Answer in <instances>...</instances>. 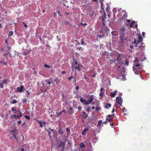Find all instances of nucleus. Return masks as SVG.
<instances>
[{"label":"nucleus","instance_id":"f257e3e1","mask_svg":"<svg viewBox=\"0 0 151 151\" xmlns=\"http://www.w3.org/2000/svg\"><path fill=\"white\" fill-rule=\"evenodd\" d=\"M83 67V65L81 63H78V61L74 58H73V64L71 65L72 72H74L75 74H76V71L80 72Z\"/></svg>","mask_w":151,"mask_h":151},{"label":"nucleus","instance_id":"f03ea898","mask_svg":"<svg viewBox=\"0 0 151 151\" xmlns=\"http://www.w3.org/2000/svg\"><path fill=\"white\" fill-rule=\"evenodd\" d=\"M142 65L139 63L136 64L133 67V70L135 74L136 75L139 74L142 69Z\"/></svg>","mask_w":151,"mask_h":151},{"label":"nucleus","instance_id":"7ed1b4c3","mask_svg":"<svg viewBox=\"0 0 151 151\" xmlns=\"http://www.w3.org/2000/svg\"><path fill=\"white\" fill-rule=\"evenodd\" d=\"M66 142L61 140L60 141V143L57 145V148L59 151H65V146Z\"/></svg>","mask_w":151,"mask_h":151},{"label":"nucleus","instance_id":"20e7f679","mask_svg":"<svg viewBox=\"0 0 151 151\" xmlns=\"http://www.w3.org/2000/svg\"><path fill=\"white\" fill-rule=\"evenodd\" d=\"M100 32L101 33V35L100 36H99V37H102L104 36L105 33H106L107 35L109 33V29L107 28L106 27V31L104 30V29H103L102 28L100 31Z\"/></svg>","mask_w":151,"mask_h":151},{"label":"nucleus","instance_id":"39448f33","mask_svg":"<svg viewBox=\"0 0 151 151\" xmlns=\"http://www.w3.org/2000/svg\"><path fill=\"white\" fill-rule=\"evenodd\" d=\"M119 32L120 35V42L121 43H123L124 40V35L125 34V32H123V31H121V30H119Z\"/></svg>","mask_w":151,"mask_h":151},{"label":"nucleus","instance_id":"423d86ee","mask_svg":"<svg viewBox=\"0 0 151 151\" xmlns=\"http://www.w3.org/2000/svg\"><path fill=\"white\" fill-rule=\"evenodd\" d=\"M24 90H26V89L24 88V86L22 85L20 87H18L17 88V90L15 91V92L21 93Z\"/></svg>","mask_w":151,"mask_h":151},{"label":"nucleus","instance_id":"0eeeda50","mask_svg":"<svg viewBox=\"0 0 151 151\" xmlns=\"http://www.w3.org/2000/svg\"><path fill=\"white\" fill-rule=\"evenodd\" d=\"M89 99H88L87 101H86V103H85V105H89L91 104L94 99L93 96L91 95L90 96Z\"/></svg>","mask_w":151,"mask_h":151},{"label":"nucleus","instance_id":"6e6552de","mask_svg":"<svg viewBox=\"0 0 151 151\" xmlns=\"http://www.w3.org/2000/svg\"><path fill=\"white\" fill-rule=\"evenodd\" d=\"M116 102L121 106L123 101L122 98L121 97L117 96L116 98Z\"/></svg>","mask_w":151,"mask_h":151},{"label":"nucleus","instance_id":"1a4fd4ad","mask_svg":"<svg viewBox=\"0 0 151 151\" xmlns=\"http://www.w3.org/2000/svg\"><path fill=\"white\" fill-rule=\"evenodd\" d=\"M106 14L105 12H104V14L102 15L101 17V19L102 21V23H103V26H105V19L106 18Z\"/></svg>","mask_w":151,"mask_h":151},{"label":"nucleus","instance_id":"9d476101","mask_svg":"<svg viewBox=\"0 0 151 151\" xmlns=\"http://www.w3.org/2000/svg\"><path fill=\"white\" fill-rule=\"evenodd\" d=\"M101 93H100V96L101 98L104 95L105 89L103 88H101L100 90Z\"/></svg>","mask_w":151,"mask_h":151},{"label":"nucleus","instance_id":"9b49d317","mask_svg":"<svg viewBox=\"0 0 151 151\" xmlns=\"http://www.w3.org/2000/svg\"><path fill=\"white\" fill-rule=\"evenodd\" d=\"M17 113H19V115H17L16 116V118H15L16 119H18V118L22 116L23 115V114H22V113L20 111H17L15 112V113L16 114H17Z\"/></svg>","mask_w":151,"mask_h":151},{"label":"nucleus","instance_id":"f8f14e48","mask_svg":"<svg viewBox=\"0 0 151 151\" xmlns=\"http://www.w3.org/2000/svg\"><path fill=\"white\" fill-rule=\"evenodd\" d=\"M110 61L111 64L118 65V64L116 60L110 59Z\"/></svg>","mask_w":151,"mask_h":151},{"label":"nucleus","instance_id":"ddd939ff","mask_svg":"<svg viewBox=\"0 0 151 151\" xmlns=\"http://www.w3.org/2000/svg\"><path fill=\"white\" fill-rule=\"evenodd\" d=\"M58 132L59 135H63V129L60 127H59L58 129Z\"/></svg>","mask_w":151,"mask_h":151},{"label":"nucleus","instance_id":"4468645a","mask_svg":"<svg viewBox=\"0 0 151 151\" xmlns=\"http://www.w3.org/2000/svg\"><path fill=\"white\" fill-rule=\"evenodd\" d=\"M45 82H47V83L49 85H50L52 81V78H50L48 79H47L45 80Z\"/></svg>","mask_w":151,"mask_h":151},{"label":"nucleus","instance_id":"2eb2a0df","mask_svg":"<svg viewBox=\"0 0 151 151\" xmlns=\"http://www.w3.org/2000/svg\"><path fill=\"white\" fill-rule=\"evenodd\" d=\"M82 117L84 119H86L88 117V115L85 112H83L81 115Z\"/></svg>","mask_w":151,"mask_h":151},{"label":"nucleus","instance_id":"dca6fc26","mask_svg":"<svg viewBox=\"0 0 151 151\" xmlns=\"http://www.w3.org/2000/svg\"><path fill=\"white\" fill-rule=\"evenodd\" d=\"M116 60L118 64H119L121 62V57L120 55H119L118 58L116 59Z\"/></svg>","mask_w":151,"mask_h":151},{"label":"nucleus","instance_id":"f3484780","mask_svg":"<svg viewBox=\"0 0 151 151\" xmlns=\"http://www.w3.org/2000/svg\"><path fill=\"white\" fill-rule=\"evenodd\" d=\"M88 130V128H85L84 129L83 131H82V134L83 135H85L86 134V132H87Z\"/></svg>","mask_w":151,"mask_h":151},{"label":"nucleus","instance_id":"a211bd4d","mask_svg":"<svg viewBox=\"0 0 151 151\" xmlns=\"http://www.w3.org/2000/svg\"><path fill=\"white\" fill-rule=\"evenodd\" d=\"M139 61L137 58H136L134 62V66H135V65L139 63Z\"/></svg>","mask_w":151,"mask_h":151},{"label":"nucleus","instance_id":"6ab92c4d","mask_svg":"<svg viewBox=\"0 0 151 151\" xmlns=\"http://www.w3.org/2000/svg\"><path fill=\"white\" fill-rule=\"evenodd\" d=\"M59 83V79L58 78L56 77V78L54 80V85L57 84Z\"/></svg>","mask_w":151,"mask_h":151},{"label":"nucleus","instance_id":"aec40b11","mask_svg":"<svg viewBox=\"0 0 151 151\" xmlns=\"http://www.w3.org/2000/svg\"><path fill=\"white\" fill-rule=\"evenodd\" d=\"M117 91H115L114 92H111L110 94V96L112 97H114L115 96V94L117 92Z\"/></svg>","mask_w":151,"mask_h":151},{"label":"nucleus","instance_id":"412c9836","mask_svg":"<svg viewBox=\"0 0 151 151\" xmlns=\"http://www.w3.org/2000/svg\"><path fill=\"white\" fill-rule=\"evenodd\" d=\"M80 101L83 104L85 105V103H86V100L85 99H83L82 98H81L80 99Z\"/></svg>","mask_w":151,"mask_h":151},{"label":"nucleus","instance_id":"4be33fe9","mask_svg":"<svg viewBox=\"0 0 151 151\" xmlns=\"http://www.w3.org/2000/svg\"><path fill=\"white\" fill-rule=\"evenodd\" d=\"M30 50H27L26 52H23L22 54L24 55H27L30 52Z\"/></svg>","mask_w":151,"mask_h":151},{"label":"nucleus","instance_id":"5701e85b","mask_svg":"<svg viewBox=\"0 0 151 151\" xmlns=\"http://www.w3.org/2000/svg\"><path fill=\"white\" fill-rule=\"evenodd\" d=\"M138 41L137 42H138L139 43L141 42L142 41V38L140 35H138Z\"/></svg>","mask_w":151,"mask_h":151},{"label":"nucleus","instance_id":"b1692460","mask_svg":"<svg viewBox=\"0 0 151 151\" xmlns=\"http://www.w3.org/2000/svg\"><path fill=\"white\" fill-rule=\"evenodd\" d=\"M111 106V104H107L105 105V108L106 109H108Z\"/></svg>","mask_w":151,"mask_h":151},{"label":"nucleus","instance_id":"393cba45","mask_svg":"<svg viewBox=\"0 0 151 151\" xmlns=\"http://www.w3.org/2000/svg\"><path fill=\"white\" fill-rule=\"evenodd\" d=\"M74 77L73 76H72V73L71 74V76L69 77L68 78V80L69 81H71V80L74 78Z\"/></svg>","mask_w":151,"mask_h":151},{"label":"nucleus","instance_id":"a878e982","mask_svg":"<svg viewBox=\"0 0 151 151\" xmlns=\"http://www.w3.org/2000/svg\"><path fill=\"white\" fill-rule=\"evenodd\" d=\"M102 123V121L101 120H100L99 121L98 123L97 126L99 127L101 125V124Z\"/></svg>","mask_w":151,"mask_h":151},{"label":"nucleus","instance_id":"bb28decb","mask_svg":"<svg viewBox=\"0 0 151 151\" xmlns=\"http://www.w3.org/2000/svg\"><path fill=\"white\" fill-rule=\"evenodd\" d=\"M135 23V21H132V23L130 24L129 25L131 27H134V26L133 25H134V23Z\"/></svg>","mask_w":151,"mask_h":151},{"label":"nucleus","instance_id":"cd10ccee","mask_svg":"<svg viewBox=\"0 0 151 151\" xmlns=\"http://www.w3.org/2000/svg\"><path fill=\"white\" fill-rule=\"evenodd\" d=\"M44 67H46L49 68H51L52 67V66H50L48 65H47V64H45L44 66Z\"/></svg>","mask_w":151,"mask_h":151},{"label":"nucleus","instance_id":"c85d7f7f","mask_svg":"<svg viewBox=\"0 0 151 151\" xmlns=\"http://www.w3.org/2000/svg\"><path fill=\"white\" fill-rule=\"evenodd\" d=\"M116 32L115 31H112L111 32V33L113 36H116Z\"/></svg>","mask_w":151,"mask_h":151},{"label":"nucleus","instance_id":"c756f323","mask_svg":"<svg viewBox=\"0 0 151 151\" xmlns=\"http://www.w3.org/2000/svg\"><path fill=\"white\" fill-rule=\"evenodd\" d=\"M13 32L12 31H10L9 33V37H10L13 35Z\"/></svg>","mask_w":151,"mask_h":151},{"label":"nucleus","instance_id":"7c9ffc66","mask_svg":"<svg viewBox=\"0 0 151 151\" xmlns=\"http://www.w3.org/2000/svg\"><path fill=\"white\" fill-rule=\"evenodd\" d=\"M56 114H57V116L59 117L62 114V112L60 111L59 112H56Z\"/></svg>","mask_w":151,"mask_h":151},{"label":"nucleus","instance_id":"2f4dec72","mask_svg":"<svg viewBox=\"0 0 151 151\" xmlns=\"http://www.w3.org/2000/svg\"><path fill=\"white\" fill-rule=\"evenodd\" d=\"M16 133H14V134H13V137L14 138H15V139H16V140L17 141H18V139H17V137H16Z\"/></svg>","mask_w":151,"mask_h":151},{"label":"nucleus","instance_id":"473e14b6","mask_svg":"<svg viewBox=\"0 0 151 151\" xmlns=\"http://www.w3.org/2000/svg\"><path fill=\"white\" fill-rule=\"evenodd\" d=\"M110 10V7L109 6H108L106 8V10L107 12V13Z\"/></svg>","mask_w":151,"mask_h":151},{"label":"nucleus","instance_id":"72a5a7b5","mask_svg":"<svg viewBox=\"0 0 151 151\" xmlns=\"http://www.w3.org/2000/svg\"><path fill=\"white\" fill-rule=\"evenodd\" d=\"M66 132L68 133H67V136H68V133L70 132V129L68 127L66 129Z\"/></svg>","mask_w":151,"mask_h":151},{"label":"nucleus","instance_id":"f704fd0d","mask_svg":"<svg viewBox=\"0 0 151 151\" xmlns=\"http://www.w3.org/2000/svg\"><path fill=\"white\" fill-rule=\"evenodd\" d=\"M120 30H121V31H123V32H125V27H124L122 26Z\"/></svg>","mask_w":151,"mask_h":151},{"label":"nucleus","instance_id":"c9c22d12","mask_svg":"<svg viewBox=\"0 0 151 151\" xmlns=\"http://www.w3.org/2000/svg\"><path fill=\"white\" fill-rule=\"evenodd\" d=\"M128 16L127 14H124L122 18L124 19H126L127 17Z\"/></svg>","mask_w":151,"mask_h":151},{"label":"nucleus","instance_id":"e433bc0d","mask_svg":"<svg viewBox=\"0 0 151 151\" xmlns=\"http://www.w3.org/2000/svg\"><path fill=\"white\" fill-rule=\"evenodd\" d=\"M100 2L101 3V9H104V6L103 5V4L102 2L101 1Z\"/></svg>","mask_w":151,"mask_h":151},{"label":"nucleus","instance_id":"4c0bfd02","mask_svg":"<svg viewBox=\"0 0 151 151\" xmlns=\"http://www.w3.org/2000/svg\"><path fill=\"white\" fill-rule=\"evenodd\" d=\"M80 147L81 148H82L83 147H85V145L83 143H81L80 145Z\"/></svg>","mask_w":151,"mask_h":151},{"label":"nucleus","instance_id":"58836bf2","mask_svg":"<svg viewBox=\"0 0 151 151\" xmlns=\"http://www.w3.org/2000/svg\"><path fill=\"white\" fill-rule=\"evenodd\" d=\"M113 119V118H111L110 119L107 118L106 119V120L107 121L109 122H110Z\"/></svg>","mask_w":151,"mask_h":151},{"label":"nucleus","instance_id":"ea45409f","mask_svg":"<svg viewBox=\"0 0 151 151\" xmlns=\"http://www.w3.org/2000/svg\"><path fill=\"white\" fill-rule=\"evenodd\" d=\"M26 93L27 94V97H28L30 95V93L28 91H27V90H26Z\"/></svg>","mask_w":151,"mask_h":151},{"label":"nucleus","instance_id":"a19ab883","mask_svg":"<svg viewBox=\"0 0 151 151\" xmlns=\"http://www.w3.org/2000/svg\"><path fill=\"white\" fill-rule=\"evenodd\" d=\"M8 80L7 79H5L4 80L2 81V82L3 83H4V84H6L7 83V81Z\"/></svg>","mask_w":151,"mask_h":151},{"label":"nucleus","instance_id":"79ce46f5","mask_svg":"<svg viewBox=\"0 0 151 151\" xmlns=\"http://www.w3.org/2000/svg\"><path fill=\"white\" fill-rule=\"evenodd\" d=\"M24 117L25 118H26V119H30V117L28 115H25L24 116Z\"/></svg>","mask_w":151,"mask_h":151},{"label":"nucleus","instance_id":"37998d69","mask_svg":"<svg viewBox=\"0 0 151 151\" xmlns=\"http://www.w3.org/2000/svg\"><path fill=\"white\" fill-rule=\"evenodd\" d=\"M129 64V62L127 61V59L125 61V63L124 64V65H128Z\"/></svg>","mask_w":151,"mask_h":151},{"label":"nucleus","instance_id":"c03bdc74","mask_svg":"<svg viewBox=\"0 0 151 151\" xmlns=\"http://www.w3.org/2000/svg\"><path fill=\"white\" fill-rule=\"evenodd\" d=\"M17 102V101L16 99H14L12 101V103L14 104Z\"/></svg>","mask_w":151,"mask_h":151},{"label":"nucleus","instance_id":"a18cd8bd","mask_svg":"<svg viewBox=\"0 0 151 151\" xmlns=\"http://www.w3.org/2000/svg\"><path fill=\"white\" fill-rule=\"evenodd\" d=\"M78 110L79 111H80L81 110L82 107L81 106H78Z\"/></svg>","mask_w":151,"mask_h":151},{"label":"nucleus","instance_id":"49530a36","mask_svg":"<svg viewBox=\"0 0 151 151\" xmlns=\"http://www.w3.org/2000/svg\"><path fill=\"white\" fill-rule=\"evenodd\" d=\"M22 101L23 103H25L27 101V100L26 99H23Z\"/></svg>","mask_w":151,"mask_h":151},{"label":"nucleus","instance_id":"de8ad7c7","mask_svg":"<svg viewBox=\"0 0 151 151\" xmlns=\"http://www.w3.org/2000/svg\"><path fill=\"white\" fill-rule=\"evenodd\" d=\"M81 24L83 26H86V25H87V24L86 23H83V22H81Z\"/></svg>","mask_w":151,"mask_h":151},{"label":"nucleus","instance_id":"09e8293b","mask_svg":"<svg viewBox=\"0 0 151 151\" xmlns=\"http://www.w3.org/2000/svg\"><path fill=\"white\" fill-rule=\"evenodd\" d=\"M122 72L123 73V74L124 75H125V72L126 71V70H125L124 69V68L123 67L122 68Z\"/></svg>","mask_w":151,"mask_h":151},{"label":"nucleus","instance_id":"8fccbe9b","mask_svg":"<svg viewBox=\"0 0 151 151\" xmlns=\"http://www.w3.org/2000/svg\"><path fill=\"white\" fill-rule=\"evenodd\" d=\"M35 120L40 124L42 123V122L40 121V120L37 119H36Z\"/></svg>","mask_w":151,"mask_h":151},{"label":"nucleus","instance_id":"3c124183","mask_svg":"<svg viewBox=\"0 0 151 151\" xmlns=\"http://www.w3.org/2000/svg\"><path fill=\"white\" fill-rule=\"evenodd\" d=\"M0 87L1 88H3L4 87V84L3 83H0Z\"/></svg>","mask_w":151,"mask_h":151},{"label":"nucleus","instance_id":"603ef678","mask_svg":"<svg viewBox=\"0 0 151 151\" xmlns=\"http://www.w3.org/2000/svg\"><path fill=\"white\" fill-rule=\"evenodd\" d=\"M100 109V108L99 107H96V111L98 112V110Z\"/></svg>","mask_w":151,"mask_h":151},{"label":"nucleus","instance_id":"864d4df0","mask_svg":"<svg viewBox=\"0 0 151 151\" xmlns=\"http://www.w3.org/2000/svg\"><path fill=\"white\" fill-rule=\"evenodd\" d=\"M84 43H85L83 41V39L82 40V41H81V45H83L84 44Z\"/></svg>","mask_w":151,"mask_h":151},{"label":"nucleus","instance_id":"5fc2aeb1","mask_svg":"<svg viewBox=\"0 0 151 151\" xmlns=\"http://www.w3.org/2000/svg\"><path fill=\"white\" fill-rule=\"evenodd\" d=\"M11 109L12 111H14L16 110V109L14 107L12 108Z\"/></svg>","mask_w":151,"mask_h":151},{"label":"nucleus","instance_id":"6e6d98bb","mask_svg":"<svg viewBox=\"0 0 151 151\" xmlns=\"http://www.w3.org/2000/svg\"><path fill=\"white\" fill-rule=\"evenodd\" d=\"M21 124V122L20 121H17V124L18 125H20Z\"/></svg>","mask_w":151,"mask_h":151},{"label":"nucleus","instance_id":"4d7b16f0","mask_svg":"<svg viewBox=\"0 0 151 151\" xmlns=\"http://www.w3.org/2000/svg\"><path fill=\"white\" fill-rule=\"evenodd\" d=\"M137 43V42H136V40L135 39H134V40L133 42L132 43V44H136Z\"/></svg>","mask_w":151,"mask_h":151},{"label":"nucleus","instance_id":"13d9d810","mask_svg":"<svg viewBox=\"0 0 151 151\" xmlns=\"http://www.w3.org/2000/svg\"><path fill=\"white\" fill-rule=\"evenodd\" d=\"M141 45L142 46V47L141 48V49H142L143 48H144V45H145V44H144V43H142L141 44Z\"/></svg>","mask_w":151,"mask_h":151},{"label":"nucleus","instance_id":"bf43d9fd","mask_svg":"<svg viewBox=\"0 0 151 151\" xmlns=\"http://www.w3.org/2000/svg\"><path fill=\"white\" fill-rule=\"evenodd\" d=\"M57 13H58V15L60 16H62L61 14H60V11H57Z\"/></svg>","mask_w":151,"mask_h":151},{"label":"nucleus","instance_id":"052dcab7","mask_svg":"<svg viewBox=\"0 0 151 151\" xmlns=\"http://www.w3.org/2000/svg\"><path fill=\"white\" fill-rule=\"evenodd\" d=\"M42 124H43V125H45L46 124V123L45 122H42Z\"/></svg>","mask_w":151,"mask_h":151},{"label":"nucleus","instance_id":"680f3d73","mask_svg":"<svg viewBox=\"0 0 151 151\" xmlns=\"http://www.w3.org/2000/svg\"><path fill=\"white\" fill-rule=\"evenodd\" d=\"M47 132H48V135H49V136L50 137L51 136H50V134H51V132H50L49 131H47Z\"/></svg>","mask_w":151,"mask_h":151},{"label":"nucleus","instance_id":"e2e57ef3","mask_svg":"<svg viewBox=\"0 0 151 151\" xmlns=\"http://www.w3.org/2000/svg\"><path fill=\"white\" fill-rule=\"evenodd\" d=\"M77 49H79V50H80L81 49L83 50V49L81 47H78L77 48Z\"/></svg>","mask_w":151,"mask_h":151},{"label":"nucleus","instance_id":"0e129e2a","mask_svg":"<svg viewBox=\"0 0 151 151\" xmlns=\"http://www.w3.org/2000/svg\"><path fill=\"white\" fill-rule=\"evenodd\" d=\"M11 132H12V133H15V130H12V131H11Z\"/></svg>","mask_w":151,"mask_h":151},{"label":"nucleus","instance_id":"69168bd1","mask_svg":"<svg viewBox=\"0 0 151 151\" xmlns=\"http://www.w3.org/2000/svg\"><path fill=\"white\" fill-rule=\"evenodd\" d=\"M79 89V87L78 86H76V89L78 90Z\"/></svg>","mask_w":151,"mask_h":151},{"label":"nucleus","instance_id":"338daca9","mask_svg":"<svg viewBox=\"0 0 151 151\" xmlns=\"http://www.w3.org/2000/svg\"><path fill=\"white\" fill-rule=\"evenodd\" d=\"M133 45H130V48L131 49H132L133 48Z\"/></svg>","mask_w":151,"mask_h":151},{"label":"nucleus","instance_id":"774afa93","mask_svg":"<svg viewBox=\"0 0 151 151\" xmlns=\"http://www.w3.org/2000/svg\"><path fill=\"white\" fill-rule=\"evenodd\" d=\"M69 110L71 111H72L73 110V108L72 107H71L70 108Z\"/></svg>","mask_w":151,"mask_h":151}]
</instances>
